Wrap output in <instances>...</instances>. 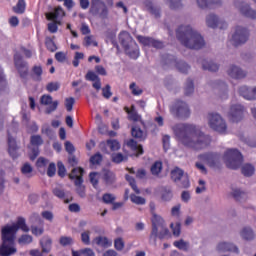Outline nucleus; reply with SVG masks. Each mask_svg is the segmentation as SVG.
Wrapping results in <instances>:
<instances>
[{
	"label": "nucleus",
	"instance_id": "obj_55",
	"mask_svg": "<svg viewBox=\"0 0 256 256\" xmlns=\"http://www.w3.org/2000/svg\"><path fill=\"white\" fill-rule=\"evenodd\" d=\"M101 161H103V156H101L100 153H97L90 158V163L92 165H99V163H101Z\"/></svg>",
	"mask_w": 256,
	"mask_h": 256
},
{
	"label": "nucleus",
	"instance_id": "obj_52",
	"mask_svg": "<svg viewBox=\"0 0 256 256\" xmlns=\"http://www.w3.org/2000/svg\"><path fill=\"white\" fill-rule=\"evenodd\" d=\"M47 165H49V160H47L43 157L38 158V160L36 162V166L39 169H45V167H47Z\"/></svg>",
	"mask_w": 256,
	"mask_h": 256
},
{
	"label": "nucleus",
	"instance_id": "obj_31",
	"mask_svg": "<svg viewBox=\"0 0 256 256\" xmlns=\"http://www.w3.org/2000/svg\"><path fill=\"white\" fill-rule=\"evenodd\" d=\"M144 7H146L147 11L152 13V15H155V17H159V8L155 7L151 0H145Z\"/></svg>",
	"mask_w": 256,
	"mask_h": 256
},
{
	"label": "nucleus",
	"instance_id": "obj_64",
	"mask_svg": "<svg viewBox=\"0 0 256 256\" xmlns=\"http://www.w3.org/2000/svg\"><path fill=\"white\" fill-rule=\"evenodd\" d=\"M81 253L83 256H95V252L91 248L81 249Z\"/></svg>",
	"mask_w": 256,
	"mask_h": 256
},
{
	"label": "nucleus",
	"instance_id": "obj_28",
	"mask_svg": "<svg viewBox=\"0 0 256 256\" xmlns=\"http://www.w3.org/2000/svg\"><path fill=\"white\" fill-rule=\"evenodd\" d=\"M127 145L130 147V149H132V151L136 152V155H143V146L137 144V142L133 139L129 140L127 142Z\"/></svg>",
	"mask_w": 256,
	"mask_h": 256
},
{
	"label": "nucleus",
	"instance_id": "obj_58",
	"mask_svg": "<svg viewBox=\"0 0 256 256\" xmlns=\"http://www.w3.org/2000/svg\"><path fill=\"white\" fill-rule=\"evenodd\" d=\"M193 91H195V88L193 87V81L188 80L186 83V87H185V94L191 95V94H193Z\"/></svg>",
	"mask_w": 256,
	"mask_h": 256
},
{
	"label": "nucleus",
	"instance_id": "obj_60",
	"mask_svg": "<svg viewBox=\"0 0 256 256\" xmlns=\"http://www.w3.org/2000/svg\"><path fill=\"white\" fill-rule=\"evenodd\" d=\"M46 47L49 49V51H57V46L55 45V42L51 38L46 39Z\"/></svg>",
	"mask_w": 256,
	"mask_h": 256
},
{
	"label": "nucleus",
	"instance_id": "obj_43",
	"mask_svg": "<svg viewBox=\"0 0 256 256\" xmlns=\"http://www.w3.org/2000/svg\"><path fill=\"white\" fill-rule=\"evenodd\" d=\"M199 159L200 161H202V163H205L206 165H212L214 156L213 154H202L199 156Z\"/></svg>",
	"mask_w": 256,
	"mask_h": 256
},
{
	"label": "nucleus",
	"instance_id": "obj_48",
	"mask_svg": "<svg viewBox=\"0 0 256 256\" xmlns=\"http://www.w3.org/2000/svg\"><path fill=\"white\" fill-rule=\"evenodd\" d=\"M22 174L26 175V177H31V173H33V167L29 163H25L21 168Z\"/></svg>",
	"mask_w": 256,
	"mask_h": 256
},
{
	"label": "nucleus",
	"instance_id": "obj_19",
	"mask_svg": "<svg viewBox=\"0 0 256 256\" xmlns=\"http://www.w3.org/2000/svg\"><path fill=\"white\" fill-rule=\"evenodd\" d=\"M139 43H142L145 47H154L155 49L163 48V42L155 40L153 38L137 36Z\"/></svg>",
	"mask_w": 256,
	"mask_h": 256
},
{
	"label": "nucleus",
	"instance_id": "obj_21",
	"mask_svg": "<svg viewBox=\"0 0 256 256\" xmlns=\"http://www.w3.org/2000/svg\"><path fill=\"white\" fill-rule=\"evenodd\" d=\"M17 143L15 138L11 137V128L8 129V152L12 159H17L19 153L17 152Z\"/></svg>",
	"mask_w": 256,
	"mask_h": 256
},
{
	"label": "nucleus",
	"instance_id": "obj_20",
	"mask_svg": "<svg viewBox=\"0 0 256 256\" xmlns=\"http://www.w3.org/2000/svg\"><path fill=\"white\" fill-rule=\"evenodd\" d=\"M239 94L247 101H255L256 87L250 88L247 86H242L239 88Z\"/></svg>",
	"mask_w": 256,
	"mask_h": 256
},
{
	"label": "nucleus",
	"instance_id": "obj_13",
	"mask_svg": "<svg viewBox=\"0 0 256 256\" xmlns=\"http://www.w3.org/2000/svg\"><path fill=\"white\" fill-rule=\"evenodd\" d=\"M31 146L30 149V159L31 161H35L37 156L39 155V145H43V138L39 135H33L30 139ZM34 147V148H33Z\"/></svg>",
	"mask_w": 256,
	"mask_h": 256
},
{
	"label": "nucleus",
	"instance_id": "obj_8",
	"mask_svg": "<svg viewBox=\"0 0 256 256\" xmlns=\"http://www.w3.org/2000/svg\"><path fill=\"white\" fill-rule=\"evenodd\" d=\"M159 228L162 229L163 233L160 234V237H166L169 234V229L165 226V220L160 215L155 213L152 214V235L157 237L159 235Z\"/></svg>",
	"mask_w": 256,
	"mask_h": 256
},
{
	"label": "nucleus",
	"instance_id": "obj_50",
	"mask_svg": "<svg viewBox=\"0 0 256 256\" xmlns=\"http://www.w3.org/2000/svg\"><path fill=\"white\" fill-rule=\"evenodd\" d=\"M115 199H116L115 195L110 194V193H106V194H104L103 197H102V201H103L104 203H106L107 205H109V204H111V203H114V202H115Z\"/></svg>",
	"mask_w": 256,
	"mask_h": 256
},
{
	"label": "nucleus",
	"instance_id": "obj_44",
	"mask_svg": "<svg viewBox=\"0 0 256 256\" xmlns=\"http://www.w3.org/2000/svg\"><path fill=\"white\" fill-rule=\"evenodd\" d=\"M132 137H135V139H145V132H143L139 127H133Z\"/></svg>",
	"mask_w": 256,
	"mask_h": 256
},
{
	"label": "nucleus",
	"instance_id": "obj_51",
	"mask_svg": "<svg viewBox=\"0 0 256 256\" xmlns=\"http://www.w3.org/2000/svg\"><path fill=\"white\" fill-rule=\"evenodd\" d=\"M91 232L90 231H85L81 234V241L84 243V245H91V240L90 236Z\"/></svg>",
	"mask_w": 256,
	"mask_h": 256
},
{
	"label": "nucleus",
	"instance_id": "obj_17",
	"mask_svg": "<svg viewBox=\"0 0 256 256\" xmlns=\"http://www.w3.org/2000/svg\"><path fill=\"white\" fill-rule=\"evenodd\" d=\"M14 64L18 72L20 73V77L25 79L27 77V64L24 63L23 58L19 54L14 55Z\"/></svg>",
	"mask_w": 256,
	"mask_h": 256
},
{
	"label": "nucleus",
	"instance_id": "obj_9",
	"mask_svg": "<svg viewBox=\"0 0 256 256\" xmlns=\"http://www.w3.org/2000/svg\"><path fill=\"white\" fill-rule=\"evenodd\" d=\"M170 112L174 117H179L180 119H187L191 115V110L187 103L183 101H178L170 107Z\"/></svg>",
	"mask_w": 256,
	"mask_h": 256
},
{
	"label": "nucleus",
	"instance_id": "obj_42",
	"mask_svg": "<svg viewBox=\"0 0 256 256\" xmlns=\"http://www.w3.org/2000/svg\"><path fill=\"white\" fill-rule=\"evenodd\" d=\"M130 200L135 205H145V203H147V200H145V198H143L141 196H137L135 194L130 195Z\"/></svg>",
	"mask_w": 256,
	"mask_h": 256
},
{
	"label": "nucleus",
	"instance_id": "obj_34",
	"mask_svg": "<svg viewBox=\"0 0 256 256\" xmlns=\"http://www.w3.org/2000/svg\"><path fill=\"white\" fill-rule=\"evenodd\" d=\"M106 147H108L110 151H119V149H121V144L115 139H110L107 140Z\"/></svg>",
	"mask_w": 256,
	"mask_h": 256
},
{
	"label": "nucleus",
	"instance_id": "obj_61",
	"mask_svg": "<svg viewBox=\"0 0 256 256\" xmlns=\"http://www.w3.org/2000/svg\"><path fill=\"white\" fill-rule=\"evenodd\" d=\"M170 9H181V0H169Z\"/></svg>",
	"mask_w": 256,
	"mask_h": 256
},
{
	"label": "nucleus",
	"instance_id": "obj_49",
	"mask_svg": "<svg viewBox=\"0 0 256 256\" xmlns=\"http://www.w3.org/2000/svg\"><path fill=\"white\" fill-rule=\"evenodd\" d=\"M126 180L128 181L130 187H132L133 191H135V193H137L139 195V193H141V191L139 190V188H137V185L135 184V178L126 175Z\"/></svg>",
	"mask_w": 256,
	"mask_h": 256
},
{
	"label": "nucleus",
	"instance_id": "obj_12",
	"mask_svg": "<svg viewBox=\"0 0 256 256\" xmlns=\"http://www.w3.org/2000/svg\"><path fill=\"white\" fill-rule=\"evenodd\" d=\"M245 109L240 104H235L230 107L227 117L233 123H237L243 119V113Z\"/></svg>",
	"mask_w": 256,
	"mask_h": 256
},
{
	"label": "nucleus",
	"instance_id": "obj_16",
	"mask_svg": "<svg viewBox=\"0 0 256 256\" xmlns=\"http://www.w3.org/2000/svg\"><path fill=\"white\" fill-rule=\"evenodd\" d=\"M41 105L48 106L46 108V113H53V111L57 110V107H59V101H53V97L51 95H43L40 98Z\"/></svg>",
	"mask_w": 256,
	"mask_h": 256
},
{
	"label": "nucleus",
	"instance_id": "obj_59",
	"mask_svg": "<svg viewBox=\"0 0 256 256\" xmlns=\"http://www.w3.org/2000/svg\"><path fill=\"white\" fill-rule=\"evenodd\" d=\"M84 45H86V47H91V45H93V47H97V41L93 39V36H87L84 40Z\"/></svg>",
	"mask_w": 256,
	"mask_h": 256
},
{
	"label": "nucleus",
	"instance_id": "obj_5",
	"mask_svg": "<svg viewBox=\"0 0 256 256\" xmlns=\"http://www.w3.org/2000/svg\"><path fill=\"white\" fill-rule=\"evenodd\" d=\"M207 123L210 129L225 135L227 133V122L223 119V116L219 113H209L207 115Z\"/></svg>",
	"mask_w": 256,
	"mask_h": 256
},
{
	"label": "nucleus",
	"instance_id": "obj_57",
	"mask_svg": "<svg viewBox=\"0 0 256 256\" xmlns=\"http://www.w3.org/2000/svg\"><path fill=\"white\" fill-rule=\"evenodd\" d=\"M73 105H75V98L70 97L65 99V107L67 111H73Z\"/></svg>",
	"mask_w": 256,
	"mask_h": 256
},
{
	"label": "nucleus",
	"instance_id": "obj_53",
	"mask_svg": "<svg viewBox=\"0 0 256 256\" xmlns=\"http://www.w3.org/2000/svg\"><path fill=\"white\" fill-rule=\"evenodd\" d=\"M59 87H61L59 82H51L47 85L46 89L49 93H53V91H59Z\"/></svg>",
	"mask_w": 256,
	"mask_h": 256
},
{
	"label": "nucleus",
	"instance_id": "obj_54",
	"mask_svg": "<svg viewBox=\"0 0 256 256\" xmlns=\"http://www.w3.org/2000/svg\"><path fill=\"white\" fill-rule=\"evenodd\" d=\"M84 57H85V54H83V53H81V52H76L72 64H73L75 67H79V61H81L82 59H84Z\"/></svg>",
	"mask_w": 256,
	"mask_h": 256
},
{
	"label": "nucleus",
	"instance_id": "obj_23",
	"mask_svg": "<svg viewBox=\"0 0 256 256\" xmlns=\"http://www.w3.org/2000/svg\"><path fill=\"white\" fill-rule=\"evenodd\" d=\"M235 6L239 9L242 15L249 17L250 19H256V11L251 9L249 5L243 3H235Z\"/></svg>",
	"mask_w": 256,
	"mask_h": 256
},
{
	"label": "nucleus",
	"instance_id": "obj_46",
	"mask_svg": "<svg viewBox=\"0 0 256 256\" xmlns=\"http://www.w3.org/2000/svg\"><path fill=\"white\" fill-rule=\"evenodd\" d=\"M114 247L116 251H123V249H125V241H123V238H116L114 240Z\"/></svg>",
	"mask_w": 256,
	"mask_h": 256
},
{
	"label": "nucleus",
	"instance_id": "obj_15",
	"mask_svg": "<svg viewBox=\"0 0 256 256\" xmlns=\"http://www.w3.org/2000/svg\"><path fill=\"white\" fill-rule=\"evenodd\" d=\"M171 178L173 179V181H175V183H179V181H181L180 187H189V177L185 175L181 168H174L171 171Z\"/></svg>",
	"mask_w": 256,
	"mask_h": 256
},
{
	"label": "nucleus",
	"instance_id": "obj_27",
	"mask_svg": "<svg viewBox=\"0 0 256 256\" xmlns=\"http://www.w3.org/2000/svg\"><path fill=\"white\" fill-rule=\"evenodd\" d=\"M201 65L202 69H204L205 71H219V65L213 61L202 60Z\"/></svg>",
	"mask_w": 256,
	"mask_h": 256
},
{
	"label": "nucleus",
	"instance_id": "obj_6",
	"mask_svg": "<svg viewBox=\"0 0 256 256\" xmlns=\"http://www.w3.org/2000/svg\"><path fill=\"white\" fill-rule=\"evenodd\" d=\"M224 161L229 169H239L243 164V155L237 149H229L224 154Z\"/></svg>",
	"mask_w": 256,
	"mask_h": 256
},
{
	"label": "nucleus",
	"instance_id": "obj_25",
	"mask_svg": "<svg viewBox=\"0 0 256 256\" xmlns=\"http://www.w3.org/2000/svg\"><path fill=\"white\" fill-rule=\"evenodd\" d=\"M196 3L200 9H209L221 5L222 0H196Z\"/></svg>",
	"mask_w": 256,
	"mask_h": 256
},
{
	"label": "nucleus",
	"instance_id": "obj_4",
	"mask_svg": "<svg viewBox=\"0 0 256 256\" xmlns=\"http://www.w3.org/2000/svg\"><path fill=\"white\" fill-rule=\"evenodd\" d=\"M119 40L125 49L126 55H129L131 59H137L139 57V45L131 37V34L122 32L119 35Z\"/></svg>",
	"mask_w": 256,
	"mask_h": 256
},
{
	"label": "nucleus",
	"instance_id": "obj_29",
	"mask_svg": "<svg viewBox=\"0 0 256 256\" xmlns=\"http://www.w3.org/2000/svg\"><path fill=\"white\" fill-rule=\"evenodd\" d=\"M241 238L245 239L246 241H251L253 237H255V234L253 233V230L250 227H244L240 232Z\"/></svg>",
	"mask_w": 256,
	"mask_h": 256
},
{
	"label": "nucleus",
	"instance_id": "obj_10",
	"mask_svg": "<svg viewBox=\"0 0 256 256\" xmlns=\"http://www.w3.org/2000/svg\"><path fill=\"white\" fill-rule=\"evenodd\" d=\"M83 170L82 168H74L70 174V179H75L76 193L80 197H85V186H83Z\"/></svg>",
	"mask_w": 256,
	"mask_h": 256
},
{
	"label": "nucleus",
	"instance_id": "obj_22",
	"mask_svg": "<svg viewBox=\"0 0 256 256\" xmlns=\"http://www.w3.org/2000/svg\"><path fill=\"white\" fill-rule=\"evenodd\" d=\"M227 73L232 79H243L247 75L245 71H243L239 68V66L236 65H230L228 67Z\"/></svg>",
	"mask_w": 256,
	"mask_h": 256
},
{
	"label": "nucleus",
	"instance_id": "obj_41",
	"mask_svg": "<svg viewBox=\"0 0 256 256\" xmlns=\"http://www.w3.org/2000/svg\"><path fill=\"white\" fill-rule=\"evenodd\" d=\"M242 173L243 175H245V177H251V175L255 173V167H253V165L251 164H245L242 167Z\"/></svg>",
	"mask_w": 256,
	"mask_h": 256
},
{
	"label": "nucleus",
	"instance_id": "obj_56",
	"mask_svg": "<svg viewBox=\"0 0 256 256\" xmlns=\"http://www.w3.org/2000/svg\"><path fill=\"white\" fill-rule=\"evenodd\" d=\"M102 95L105 99H111L113 93L111 92V86L106 85V87L102 88Z\"/></svg>",
	"mask_w": 256,
	"mask_h": 256
},
{
	"label": "nucleus",
	"instance_id": "obj_11",
	"mask_svg": "<svg viewBox=\"0 0 256 256\" xmlns=\"http://www.w3.org/2000/svg\"><path fill=\"white\" fill-rule=\"evenodd\" d=\"M249 39V31L247 29L238 26L232 35V41L234 45H242V43H247Z\"/></svg>",
	"mask_w": 256,
	"mask_h": 256
},
{
	"label": "nucleus",
	"instance_id": "obj_63",
	"mask_svg": "<svg viewBox=\"0 0 256 256\" xmlns=\"http://www.w3.org/2000/svg\"><path fill=\"white\" fill-rule=\"evenodd\" d=\"M85 79L87 81H97L99 79V76H97V74H95V72L93 71H89L86 76H85Z\"/></svg>",
	"mask_w": 256,
	"mask_h": 256
},
{
	"label": "nucleus",
	"instance_id": "obj_39",
	"mask_svg": "<svg viewBox=\"0 0 256 256\" xmlns=\"http://www.w3.org/2000/svg\"><path fill=\"white\" fill-rule=\"evenodd\" d=\"M151 173L152 175H159L161 171H163V163L161 161H156L152 166H151Z\"/></svg>",
	"mask_w": 256,
	"mask_h": 256
},
{
	"label": "nucleus",
	"instance_id": "obj_33",
	"mask_svg": "<svg viewBox=\"0 0 256 256\" xmlns=\"http://www.w3.org/2000/svg\"><path fill=\"white\" fill-rule=\"evenodd\" d=\"M173 245L177 249H180V251H189V247H190L189 242H187L183 239H180L178 241H174Z\"/></svg>",
	"mask_w": 256,
	"mask_h": 256
},
{
	"label": "nucleus",
	"instance_id": "obj_40",
	"mask_svg": "<svg viewBox=\"0 0 256 256\" xmlns=\"http://www.w3.org/2000/svg\"><path fill=\"white\" fill-rule=\"evenodd\" d=\"M19 245H29L33 243V236L29 234H24L18 238Z\"/></svg>",
	"mask_w": 256,
	"mask_h": 256
},
{
	"label": "nucleus",
	"instance_id": "obj_38",
	"mask_svg": "<svg viewBox=\"0 0 256 256\" xmlns=\"http://www.w3.org/2000/svg\"><path fill=\"white\" fill-rule=\"evenodd\" d=\"M102 177L107 184H111L115 181V174L109 170H103Z\"/></svg>",
	"mask_w": 256,
	"mask_h": 256
},
{
	"label": "nucleus",
	"instance_id": "obj_32",
	"mask_svg": "<svg viewBox=\"0 0 256 256\" xmlns=\"http://www.w3.org/2000/svg\"><path fill=\"white\" fill-rule=\"evenodd\" d=\"M94 243H96V245H99V247L105 248L111 247V245H113V242L106 237H97L94 239Z\"/></svg>",
	"mask_w": 256,
	"mask_h": 256
},
{
	"label": "nucleus",
	"instance_id": "obj_30",
	"mask_svg": "<svg viewBox=\"0 0 256 256\" xmlns=\"http://www.w3.org/2000/svg\"><path fill=\"white\" fill-rule=\"evenodd\" d=\"M170 65H175L181 73H187V71H189V65L183 61L177 62V60H171Z\"/></svg>",
	"mask_w": 256,
	"mask_h": 256
},
{
	"label": "nucleus",
	"instance_id": "obj_45",
	"mask_svg": "<svg viewBox=\"0 0 256 256\" xmlns=\"http://www.w3.org/2000/svg\"><path fill=\"white\" fill-rule=\"evenodd\" d=\"M170 228L172 229V233L174 237H179L181 235V223L176 222V223H171Z\"/></svg>",
	"mask_w": 256,
	"mask_h": 256
},
{
	"label": "nucleus",
	"instance_id": "obj_36",
	"mask_svg": "<svg viewBox=\"0 0 256 256\" xmlns=\"http://www.w3.org/2000/svg\"><path fill=\"white\" fill-rule=\"evenodd\" d=\"M26 7L27 4L25 3V0H19L16 6L13 8V11L18 13V15H22V13H25Z\"/></svg>",
	"mask_w": 256,
	"mask_h": 256
},
{
	"label": "nucleus",
	"instance_id": "obj_26",
	"mask_svg": "<svg viewBox=\"0 0 256 256\" xmlns=\"http://www.w3.org/2000/svg\"><path fill=\"white\" fill-rule=\"evenodd\" d=\"M52 245H53V241L48 236H44L40 240V247L42 249V253H51Z\"/></svg>",
	"mask_w": 256,
	"mask_h": 256
},
{
	"label": "nucleus",
	"instance_id": "obj_35",
	"mask_svg": "<svg viewBox=\"0 0 256 256\" xmlns=\"http://www.w3.org/2000/svg\"><path fill=\"white\" fill-rule=\"evenodd\" d=\"M161 199L162 201H171L173 199V190L169 187L163 188Z\"/></svg>",
	"mask_w": 256,
	"mask_h": 256
},
{
	"label": "nucleus",
	"instance_id": "obj_14",
	"mask_svg": "<svg viewBox=\"0 0 256 256\" xmlns=\"http://www.w3.org/2000/svg\"><path fill=\"white\" fill-rule=\"evenodd\" d=\"M206 25L207 27H210L211 29H226L227 27V22L225 20L219 18L215 14H209L206 17Z\"/></svg>",
	"mask_w": 256,
	"mask_h": 256
},
{
	"label": "nucleus",
	"instance_id": "obj_37",
	"mask_svg": "<svg viewBox=\"0 0 256 256\" xmlns=\"http://www.w3.org/2000/svg\"><path fill=\"white\" fill-rule=\"evenodd\" d=\"M125 111L128 113V119H130V121H139L140 117L135 111V106L132 105L130 110L129 108H125Z\"/></svg>",
	"mask_w": 256,
	"mask_h": 256
},
{
	"label": "nucleus",
	"instance_id": "obj_7",
	"mask_svg": "<svg viewBox=\"0 0 256 256\" xmlns=\"http://www.w3.org/2000/svg\"><path fill=\"white\" fill-rule=\"evenodd\" d=\"M63 17H65V11H63V8L61 7H57L54 11L46 13L48 21H53L48 24V31L50 33H57V25L61 24L58 19H63Z\"/></svg>",
	"mask_w": 256,
	"mask_h": 256
},
{
	"label": "nucleus",
	"instance_id": "obj_24",
	"mask_svg": "<svg viewBox=\"0 0 256 256\" xmlns=\"http://www.w3.org/2000/svg\"><path fill=\"white\" fill-rule=\"evenodd\" d=\"M217 251H219V253H227V251H230L231 253H239V248L230 242H220L217 245Z\"/></svg>",
	"mask_w": 256,
	"mask_h": 256
},
{
	"label": "nucleus",
	"instance_id": "obj_2",
	"mask_svg": "<svg viewBox=\"0 0 256 256\" xmlns=\"http://www.w3.org/2000/svg\"><path fill=\"white\" fill-rule=\"evenodd\" d=\"M29 231V226L25 223V218H18L16 223L6 225L2 228V244L0 246V256H11L17 253V245H15V238L17 231Z\"/></svg>",
	"mask_w": 256,
	"mask_h": 256
},
{
	"label": "nucleus",
	"instance_id": "obj_18",
	"mask_svg": "<svg viewBox=\"0 0 256 256\" xmlns=\"http://www.w3.org/2000/svg\"><path fill=\"white\" fill-rule=\"evenodd\" d=\"M53 195L55 197H58V199L64 200V203H71L73 201V196L69 192H65L61 185H57L55 188L52 190Z\"/></svg>",
	"mask_w": 256,
	"mask_h": 256
},
{
	"label": "nucleus",
	"instance_id": "obj_62",
	"mask_svg": "<svg viewBox=\"0 0 256 256\" xmlns=\"http://www.w3.org/2000/svg\"><path fill=\"white\" fill-rule=\"evenodd\" d=\"M57 172V168L55 166V163H50L47 170L48 177L55 176V173Z\"/></svg>",
	"mask_w": 256,
	"mask_h": 256
},
{
	"label": "nucleus",
	"instance_id": "obj_1",
	"mask_svg": "<svg viewBox=\"0 0 256 256\" xmlns=\"http://www.w3.org/2000/svg\"><path fill=\"white\" fill-rule=\"evenodd\" d=\"M176 139L196 151H201L211 144V136L205 135L199 127L194 124L180 123L172 127Z\"/></svg>",
	"mask_w": 256,
	"mask_h": 256
},
{
	"label": "nucleus",
	"instance_id": "obj_47",
	"mask_svg": "<svg viewBox=\"0 0 256 256\" xmlns=\"http://www.w3.org/2000/svg\"><path fill=\"white\" fill-rule=\"evenodd\" d=\"M129 88L132 95L139 96L143 93V90L135 82L131 83Z\"/></svg>",
	"mask_w": 256,
	"mask_h": 256
},
{
	"label": "nucleus",
	"instance_id": "obj_3",
	"mask_svg": "<svg viewBox=\"0 0 256 256\" xmlns=\"http://www.w3.org/2000/svg\"><path fill=\"white\" fill-rule=\"evenodd\" d=\"M176 37L188 49H201L205 46L203 36L190 25H182L176 31Z\"/></svg>",
	"mask_w": 256,
	"mask_h": 256
}]
</instances>
